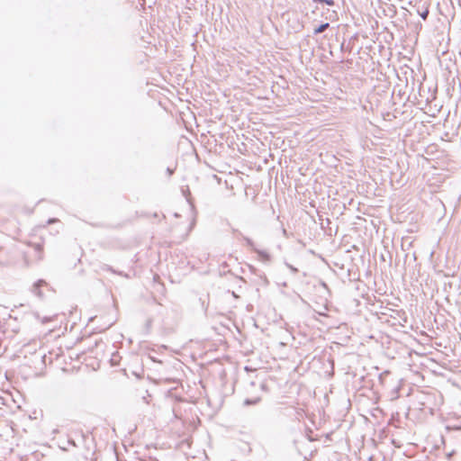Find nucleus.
Instances as JSON below:
<instances>
[{
  "instance_id": "f257e3e1",
  "label": "nucleus",
  "mask_w": 461,
  "mask_h": 461,
  "mask_svg": "<svg viewBox=\"0 0 461 461\" xmlns=\"http://www.w3.org/2000/svg\"><path fill=\"white\" fill-rule=\"evenodd\" d=\"M46 288L48 291L54 292L50 285L43 279L37 280L32 286L31 292L36 295L39 299H44L43 289Z\"/></svg>"
},
{
  "instance_id": "f03ea898",
  "label": "nucleus",
  "mask_w": 461,
  "mask_h": 461,
  "mask_svg": "<svg viewBox=\"0 0 461 461\" xmlns=\"http://www.w3.org/2000/svg\"><path fill=\"white\" fill-rule=\"evenodd\" d=\"M254 252L258 254V259L260 261H262L265 264L270 263L272 257L267 250L254 249Z\"/></svg>"
},
{
  "instance_id": "7ed1b4c3",
  "label": "nucleus",
  "mask_w": 461,
  "mask_h": 461,
  "mask_svg": "<svg viewBox=\"0 0 461 461\" xmlns=\"http://www.w3.org/2000/svg\"><path fill=\"white\" fill-rule=\"evenodd\" d=\"M330 23H321V24H319L317 27H315L313 29V32H312V34L313 35H318L320 33H322L323 32H325L327 29L330 28Z\"/></svg>"
},
{
  "instance_id": "20e7f679",
  "label": "nucleus",
  "mask_w": 461,
  "mask_h": 461,
  "mask_svg": "<svg viewBox=\"0 0 461 461\" xmlns=\"http://www.w3.org/2000/svg\"><path fill=\"white\" fill-rule=\"evenodd\" d=\"M234 232L239 233V235H240V236L242 237V239H243V240H245V242H246V245H247L250 249H252V250L254 251V249H257V248L255 247V243H254V241H253L250 238L246 237V236H243V235H242L240 231H238L237 230H234Z\"/></svg>"
},
{
  "instance_id": "39448f33",
  "label": "nucleus",
  "mask_w": 461,
  "mask_h": 461,
  "mask_svg": "<svg viewBox=\"0 0 461 461\" xmlns=\"http://www.w3.org/2000/svg\"><path fill=\"white\" fill-rule=\"evenodd\" d=\"M249 271H250L252 274L257 275V276H260L261 278H263V280H264V282H265L266 284H267V283H268L267 278V276H265V274L261 273L258 268H256V267H253V266H249Z\"/></svg>"
},
{
  "instance_id": "423d86ee",
  "label": "nucleus",
  "mask_w": 461,
  "mask_h": 461,
  "mask_svg": "<svg viewBox=\"0 0 461 461\" xmlns=\"http://www.w3.org/2000/svg\"><path fill=\"white\" fill-rule=\"evenodd\" d=\"M317 5H326L328 6L333 7L336 5V3L334 0H312Z\"/></svg>"
},
{
  "instance_id": "0eeeda50",
  "label": "nucleus",
  "mask_w": 461,
  "mask_h": 461,
  "mask_svg": "<svg viewBox=\"0 0 461 461\" xmlns=\"http://www.w3.org/2000/svg\"><path fill=\"white\" fill-rule=\"evenodd\" d=\"M260 397L247 398L244 400V405H255L260 402Z\"/></svg>"
},
{
  "instance_id": "6e6552de",
  "label": "nucleus",
  "mask_w": 461,
  "mask_h": 461,
  "mask_svg": "<svg viewBox=\"0 0 461 461\" xmlns=\"http://www.w3.org/2000/svg\"><path fill=\"white\" fill-rule=\"evenodd\" d=\"M418 14L421 17L422 20H426L429 14V8L425 7L422 11L418 10Z\"/></svg>"
},
{
  "instance_id": "1a4fd4ad",
  "label": "nucleus",
  "mask_w": 461,
  "mask_h": 461,
  "mask_svg": "<svg viewBox=\"0 0 461 461\" xmlns=\"http://www.w3.org/2000/svg\"><path fill=\"white\" fill-rule=\"evenodd\" d=\"M328 15H326V19L334 20L337 17V12L336 11H330L328 9L327 11Z\"/></svg>"
},
{
  "instance_id": "9d476101",
  "label": "nucleus",
  "mask_w": 461,
  "mask_h": 461,
  "mask_svg": "<svg viewBox=\"0 0 461 461\" xmlns=\"http://www.w3.org/2000/svg\"><path fill=\"white\" fill-rule=\"evenodd\" d=\"M285 264L286 267H287V268H289V269H290V271H291L294 275H295V274H297V273L299 272L298 268H297V267H294L293 265H291V264H289V263H287V262H285Z\"/></svg>"
},
{
  "instance_id": "9b49d317",
  "label": "nucleus",
  "mask_w": 461,
  "mask_h": 461,
  "mask_svg": "<svg viewBox=\"0 0 461 461\" xmlns=\"http://www.w3.org/2000/svg\"><path fill=\"white\" fill-rule=\"evenodd\" d=\"M331 223V221L329 219V218H326L325 220V222H321V227L322 230H325V232H327L326 229L329 227V225Z\"/></svg>"
},
{
  "instance_id": "f8f14e48",
  "label": "nucleus",
  "mask_w": 461,
  "mask_h": 461,
  "mask_svg": "<svg viewBox=\"0 0 461 461\" xmlns=\"http://www.w3.org/2000/svg\"><path fill=\"white\" fill-rule=\"evenodd\" d=\"M104 269H106V270H108V271H111V272H112V273H113V274H117V275L122 276V272H118V271L114 270V269H113L112 267H110V266H106Z\"/></svg>"
},
{
  "instance_id": "ddd939ff",
  "label": "nucleus",
  "mask_w": 461,
  "mask_h": 461,
  "mask_svg": "<svg viewBox=\"0 0 461 461\" xmlns=\"http://www.w3.org/2000/svg\"><path fill=\"white\" fill-rule=\"evenodd\" d=\"M166 171H167L168 177H170L174 174L175 169L167 167Z\"/></svg>"
},
{
  "instance_id": "4468645a",
  "label": "nucleus",
  "mask_w": 461,
  "mask_h": 461,
  "mask_svg": "<svg viewBox=\"0 0 461 461\" xmlns=\"http://www.w3.org/2000/svg\"><path fill=\"white\" fill-rule=\"evenodd\" d=\"M340 50H341V51H345V50L350 51L351 50L348 46L347 48L345 47L344 41L340 45Z\"/></svg>"
},
{
  "instance_id": "2eb2a0df",
  "label": "nucleus",
  "mask_w": 461,
  "mask_h": 461,
  "mask_svg": "<svg viewBox=\"0 0 461 461\" xmlns=\"http://www.w3.org/2000/svg\"><path fill=\"white\" fill-rule=\"evenodd\" d=\"M53 320V317H44L42 320H41V322L42 323H47V322H50Z\"/></svg>"
},
{
  "instance_id": "dca6fc26",
  "label": "nucleus",
  "mask_w": 461,
  "mask_h": 461,
  "mask_svg": "<svg viewBox=\"0 0 461 461\" xmlns=\"http://www.w3.org/2000/svg\"><path fill=\"white\" fill-rule=\"evenodd\" d=\"M200 301L202 302V307L203 308L204 312H206L208 305H205L204 301H202V298H200Z\"/></svg>"
},
{
  "instance_id": "f3484780",
  "label": "nucleus",
  "mask_w": 461,
  "mask_h": 461,
  "mask_svg": "<svg viewBox=\"0 0 461 461\" xmlns=\"http://www.w3.org/2000/svg\"><path fill=\"white\" fill-rule=\"evenodd\" d=\"M68 444H69V445H71V446L77 447L76 442H75V441H74V439H72V438H69V439H68Z\"/></svg>"
},
{
  "instance_id": "a211bd4d",
  "label": "nucleus",
  "mask_w": 461,
  "mask_h": 461,
  "mask_svg": "<svg viewBox=\"0 0 461 461\" xmlns=\"http://www.w3.org/2000/svg\"><path fill=\"white\" fill-rule=\"evenodd\" d=\"M57 221H58V219H56V218H50V219L48 220V224L53 223V222H55Z\"/></svg>"
},
{
  "instance_id": "6ab92c4d",
  "label": "nucleus",
  "mask_w": 461,
  "mask_h": 461,
  "mask_svg": "<svg viewBox=\"0 0 461 461\" xmlns=\"http://www.w3.org/2000/svg\"><path fill=\"white\" fill-rule=\"evenodd\" d=\"M100 342H102V340H96V341L95 342L94 347H95V348H96Z\"/></svg>"
},
{
  "instance_id": "aec40b11",
  "label": "nucleus",
  "mask_w": 461,
  "mask_h": 461,
  "mask_svg": "<svg viewBox=\"0 0 461 461\" xmlns=\"http://www.w3.org/2000/svg\"><path fill=\"white\" fill-rule=\"evenodd\" d=\"M150 324H151V321H150V320H149V321H147V327H149V326H150Z\"/></svg>"
},
{
  "instance_id": "412c9836",
  "label": "nucleus",
  "mask_w": 461,
  "mask_h": 461,
  "mask_svg": "<svg viewBox=\"0 0 461 461\" xmlns=\"http://www.w3.org/2000/svg\"><path fill=\"white\" fill-rule=\"evenodd\" d=\"M261 388L264 390L266 388V384H261Z\"/></svg>"
},
{
  "instance_id": "4be33fe9",
  "label": "nucleus",
  "mask_w": 461,
  "mask_h": 461,
  "mask_svg": "<svg viewBox=\"0 0 461 461\" xmlns=\"http://www.w3.org/2000/svg\"><path fill=\"white\" fill-rule=\"evenodd\" d=\"M41 249V246L40 244L37 245V249Z\"/></svg>"
},
{
  "instance_id": "5701e85b",
  "label": "nucleus",
  "mask_w": 461,
  "mask_h": 461,
  "mask_svg": "<svg viewBox=\"0 0 461 461\" xmlns=\"http://www.w3.org/2000/svg\"><path fill=\"white\" fill-rule=\"evenodd\" d=\"M81 438H82L83 439H85L86 436H85V434H84V433H82V434H81Z\"/></svg>"
},
{
  "instance_id": "b1692460",
  "label": "nucleus",
  "mask_w": 461,
  "mask_h": 461,
  "mask_svg": "<svg viewBox=\"0 0 461 461\" xmlns=\"http://www.w3.org/2000/svg\"><path fill=\"white\" fill-rule=\"evenodd\" d=\"M185 195H186V194H185ZM185 197H186V201H187L188 203H190L189 198H188L187 196H185Z\"/></svg>"
}]
</instances>
